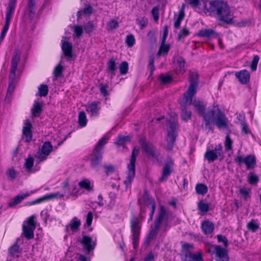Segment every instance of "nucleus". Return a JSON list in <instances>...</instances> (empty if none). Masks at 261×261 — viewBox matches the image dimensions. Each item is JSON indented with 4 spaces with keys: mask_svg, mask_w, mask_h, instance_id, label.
<instances>
[{
    "mask_svg": "<svg viewBox=\"0 0 261 261\" xmlns=\"http://www.w3.org/2000/svg\"><path fill=\"white\" fill-rule=\"evenodd\" d=\"M192 104L194 107L195 111L202 116L203 119L205 122L204 128L205 129L210 131L212 129L211 123L215 122L216 125L219 129L228 128V119L225 115L219 108H214L211 110H208L205 113L206 105L202 101H195L192 102Z\"/></svg>",
    "mask_w": 261,
    "mask_h": 261,
    "instance_id": "f257e3e1",
    "label": "nucleus"
},
{
    "mask_svg": "<svg viewBox=\"0 0 261 261\" xmlns=\"http://www.w3.org/2000/svg\"><path fill=\"white\" fill-rule=\"evenodd\" d=\"M203 11L209 15H216L218 19L227 24L232 22L229 7L226 3L220 1L203 2Z\"/></svg>",
    "mask_w": 261,
    "mask_h": 261,
    "instance_id": "f03ea898",
    "label": "nucleus"
},
{
    "mask_svg": "<svg viewBox=\"0 0 261 261\" xmlns=\"http://www.w3.org/2000/svg\"><path fill=\"white\" fill-rule=\"evenodd\" d=\"M172 216V213L163 205L160 206L158 215L155 218L154 226L151 227L149 233L146 236L144 242V245L147 246L150 242L156 236L158 230L162 224V229L166 231L170 228L169 222Z\"/></svg>",
    "mask_w": 261,
    "mask_h": 261,
    "instance_id": "7ed1b4c3",
    "label": "nucleus"
},
{
    "mask_svg": "<svg viewBox=\"0 0 261 261\" xmlns=\"http://www.w3.org/2000/svg\"><path fill=\"white\" fill-rule=\"evenodd\" d=\"M109 138L103 137L96 144L91 154V165L93 168H96L100 164L102 158V149L107 144Z\"/></svg>",
    "mask_w": 261,
    "mask_h": 261,
    "instance_id": "20e7f679",
    "label": "nucleus"
},
{
    "mask_svg": "<svg viewBox=\"0 0 261 261\" xmlns=\"http://www.w3.org/2000/svg\"><path fill=\"white\" fill-rule=\"evenodd\" d=\"M130 228L132 233V244L135 249L139 246L141 228V221L138 217L132 215L130 219Z\"/></svg>",
    "mask_w": 261,
    "mask_h": 261,
    "instance_id": "39448f33",
    "label": "nucleus"
},
{
    "mask_svg": "<svg viewBox=\"0 0 261 261\" xmlns=\"http://www.w3.org/2000/svg\"><path fill=\"white\" fill-rule=\"evenodd\" d=\"M139 153V148L135 147L132 152L129 160V163L127 165V176L124 181V184L127 188L130 185L135 176V163L136 158Z\"/></svg>",
    "mask_w": 261,
    "mask_h": 261,
    "instance_id": "423d86ee",
    "label": "nucleus"
},
{
    "mask_svg": "<svg viewBox=\"0 0 261 261\" xmlns=\"http://www.w3.org/2000/svg\"><path fill=\"white\" fill-rule=\"evenodd\" d=\"M170 124L169 127L168 128V134L167 142L168 143L167 146V149L168 150H171L174 145L175 140L176 139L177 133L176 132V129L178 126V124L175 121H169Z\"/></svg>",
    "mask_w": 261,
    "mask_h": 261,
    "instance_id": "0eeeda50",
    "label": "nucleus"
},
{
    "mask_svg": "<svg viewBox=\"0 0 261 261\" xmlns=\"http://www.w3.org/2000/svg\"><path fill=\"white\" fill-rule=\"evenodd\" d=\"M53 150V146L51 143L49 141L45 142L41 146L40 150L35 155L36 162L40 163L45 161Z\"/></svg>",
    "mask_w": 261,
    "mask_h": 261,
    "instance_id": "6e6552de",
    "label": "nucleus"
},
{
    "mask_svg": "<svg viewBox=\"0 0 261 261\" xmlns=\"http://www.w3.org/2000/svg\"><path fill=\"white\" fill-rule=\"evenodd\" d=\"M198 74L196 71H191L189 73L190 86L187 91L184 94V95L188 96L190 100V97L194 96L198 85Z\"/></svg>",
    "mask_w": 261,
    "mask_h": 261,
    "instance_id": "1a4fd4ad",
    "label": "nucleus"
},
{
    "mask_svg": "<svg viewBox=\"0 0 261 261\" xmlns=\"http://www.w3.org/2000/svg\"><path fill=\"white\" fill-rule=\"evenodd\" d=\"M190 97L188 96L183 95L182 98L180 100L179 103L181 108V118L185 121H187L191 118L192 113L190 111H188L186 107L192 104L193 97Z\"/></svg>",
    "mask_w": 261,
    "mask_h": 261,
    "instance_id": "9d476101",
    "label": "nucleus"
},
{
    "mask_svg": "<svg viewBox=\"0 0 261 261\" xmlns=\"http://www.w3.org/2000/svg\"><path fill=\"white\" fill-rule=\"evenodd\" d=\"M139 143L144 152L149 157L157 159L159 152L156 150L155 147L150 143L147 142L145 139L140 138Z\"/></svg>",
    "mask_w": 261,
    "mask_h": 261,
    "instance_id": "9b49d317",
    "label": "nucleus"
},
{
    "mask_svg": "<svg viewBox=\"0 0 261 261\" xmlns=\"http://www.w3.org/2000/svg\"><path fill=\"white\" fill-rule=\"evenodd\" d=\"M235 163L239 166L245 164L247 169H253L256 165V159L254 155L249 154L243 158L242 155H237L234 159Z\"/></svg>",
    "mask_w": 261,
    "mask_h": 261,
    "instance_id": "f8f14e48",
    "label": "nucleus"
},
{
    "mask_svg": "<svg viewBox=\"0 0 261 261\" xmlns=\"http://www.w3.org/2000/svg\"><path fill=\"white\" fill-rule=\"evenodd\" d=\"M222 155V146L218 144L215 147L214 149H207L204 154V158L209 163H212Z\"/></svg>",
    "mask_w": 261,
    "mask_h": 261,
    "instance_id": "ddd939ff",
    "label": "nucleus"
},
{
    "mask_svg": "<svg viewBox=\"0 0 261 261\" xmlns=\"http://www.w3.org/2000/svg\"><path fill=\"white\" fill-rule=\"evenodd\" d=\"M173 161L171 158H168L167 160L165 162L163 167L161 176L159 178V181L162 182L165 181L168 179L173 171Z\"/></svg>",
    "mask_w": 261,
    "mask_h": 261,
    "instance_id": "4468645a",
    "label": "nucleus"
},
{
    "mask_svg": "<svg viewBox=\"0 0 261 261\" xmlns=\"http://www.w3.org/2000/svg\"><path fill=\"white\" fill-rule=\"evenodd\" d=\"M79 242L82 244L84 251L88 253L94 249L96 244L95 242L93 241L91 237L87 235H83L79 240Z\"/></svg>",
    "mask_w": 261,
    "mask_h": 261,
    "instance_id": "2eb2a0df",
    "label": "nucleus"
},
{
    "mask_svg": "<svg viewBox=\"0 0 261 261\" xmlns=\"http://www.w3.org/2000/svg\"><path fill=\"white\" fill-rule=\"evenodd\" d=\"M215 259L217 261H229L226 249L220 245L215 246Z\"/></svg>",
    "mask_w": 261,
    "mask_h": 261,
    "instance_id": "dca6fc26",
    "label": "nucleus"
},
{
    "mask_svg": "<svg viewBox=\"0 0 261 261\" xmlns=\"http://www.w3.org/2000/svg\"><path fill=\"white\" fill-rule=\"evenodd\" d=\"M32 193H33V191H31V193H29L28 192H20L18 195L15 196L12 201L8 203V206L9 207H14L16 205L20 203L22 200L27 198Z\"/></svg>",
    "mask_w": 261,
    "mask_h": 261,
    "instance_id": "f3484780",
    "label": "nucleus"
},
{
    "mask_svg": "<svg viewBox=\"0 0 261 261\" xmlns=\"http://www.w3.org/2000/svg\"><path fill=\"white\" fill-rule=\"evenodd\" d=\"M20 60V56L18 53H15L12 59L10 74L9 78L12 80L15 79V72L17 69V64Z\"/></svg>",
    "mask_w": 261,
    "mask_h": 261,
    "instance_id": "a211bd4d",
    "label": "nucleus"
},
{
    "mask_svg": "<svg viewBox=\"0 0 261 261\" xmlns=\"http://www.w3.org/2000/svg\"><path fill=\"white\" fill-rule=\"evenodd\" d=\"M235 76L242 84H246L249 82L250 74L246 70H242L235 73Z\"/></svg>",
    "mask_w": 261,
    "mask_h": 261,
    "instance_id": "6ab92c4d",
    "label": "nucleus"
},
{
    "mask_svg": "<svg viewBox=\"0 0 261 261\" xmlns=\"http://www.w3.org/2000/svg\"><path fill=\"white\" fill-rule=\"evenodd\" d=\"M32 124L29 120L25 121V125L23 127L22 133L25 137L26 142H29L32 138V133L31 131Z\"/></svg>",
    "mask_w": 261,
    "mask_h": 261,
    "instance_id": "aec40b11",
    "label": "nucleus"
},
{
    "mask_svg": "<svg viewBox=\"0 0 261 261\" xmlns=\"http://www.w3.org/2000/svg\"><path fill=\"white\" fill-rule=\"evenodd\" d=\"M98 102H93L88 104L86 111L91 114V116H98L100 108L98 106Z\"/></svg>",
    "mask_w": 261,
    "mask_h": 261,
    "instance_id": "412c9836",
    "label": "nucleus"
},
{
    "mask_svg": "<svg viewBox=\"0 0 261 261\" xmlns=\"http://www.w3.org/2000/svg\"><path fill=\"white\" fill-rule=\"evenodd\" d=\"M214 228V223L208 220L203 221L201 225V228L205 234L211 233L213 231Z\"/></svg>",
    "mask_w": 261,
    "mask_h": 261,
    "instance_id": "4be33fe9",
    "label": "nucleus"
},
{
    "mask_svg": "<svg viewBox=\"0 0 261 261\" xmlns=\"http://www.w3.org/2000/svg\"><path fill=\"white\" fill-rule=\"evenodd\" d=\"M20 241L19 238H17L16 242L12 245L9 249L10 254L15 257H19V254L22 252V249L18 245V242Z\"/></svg>",
    "mask_w": 261,
    "mask_h": 261,
    "instance_id": "5701e85b",
    "label": "nucleus"
},
{
    "mask_svg": "<svg viewBox=\"0 0 261 261\" xmlns=\"http://www.w3.org/2000/svg\"><path fill=\"white\" fill-rule=\"evenodd\" d=\"M184 261H204L202 258V254L200 252H197L196 253H193L188 252L186 256H185Z\"/></svg>",
    "mask_w": 261,
    "mask_h": 261,
    "instance_id": "b1692460",
    "label": "nucleus"
},
{
    "mask_svg": "<svg viewBox=\"0 0 261 261\" xmlns=\"http://www.w3.org/2000/svg\"><path fill=\"white\" fill-rule=\"evenodd\" d=\"M198 36L201 37L215 38L217 34L212 29H202L199 31Z\"/></svg>",
    "mask_w": 261,
    "mask_h": 261,
    "instance_id": "393cba45",
    "label": "nucleus"
},
{
    "mask_svg": "<svg viewBox=\"0 0 261 261\" xmlns=\"http://www.w3.org/2000/svg\"><path fill=\"white\" fill-rule=\"evenodd\" d=\"M62 49L65 57H72V45L68 42L65 41L62 43Z\"/></svg>",
    "mask_w": 261,
    "mask_h": 261,
    "instance_id": "a878e982",
    "label": "nucleus"
},
{
    "mask_svg": "<svg viewBox=\"0 0 261 261\" xmlns=\"http://www.w3.org/2000/svg\"><path fill=\"white\" fill-rule=\"evenodd\" d=\"M42 111V106L38 101H35L33 107L31 109V112L33 117H38Z\"/></svg>",
    "mask_w": 261,
    "mask_h": 261,
    "instance_id": "bb28decb",
    "label": "nucleus"
},
{
    "mask_svg": "<svg viewBox=\"0 0 261 261\" xmlns=\"http://www.w3.org/2000/svg\"><path fill=\"white\" fill-rule=\"evenodd\" d=\"M35 229V228L25 226L24 224H23L22 225V233L24 236L28 240L32 239L34 238V231Z\"/></svg>",
    "mask_w": 261,
    "mask_h": 261,
    "instance_id": "cd10ccee",
    "label": "nucleus"
},
{
    "mask_svg": "<svg viewBox=\"0 0 261 261\" xmlns=\"http://www.w3.org/2000/svg\"><path fill=\"white\" fill-rule=\"evenodd\" d=\"M81 224V222L77 217H74L69 223V226L72 231H77Z\"/></svg>",
    "mask_w": 261,
    "mask_h": 261,
    "instance_id": "c85d7f7f",
    "label": "nucleus"
},
{
    "mask_svg": "<svg viewBox=\"0 0 261 261\" xmlns=\"http://www.w3.org/2000/svg\"><path fill=\"white\" fill-rule=\"evenodd\" d=\"M79 186L82 189H86L88 191H91L93 190V186H91L90 181L87 179L81 180L79 183Z\"/></svg>",
    "mask_w": 261,
    "mask_h": 261,
    "instance_id": "c756f323",
    "label": "nucleus"
},
{
    "mask_svg": "<svg viewBox=\"0 0 261 261\" xmlns=\"http://www.w3.org/2000/svg\"><path fill=\"white\" fill-rule=\"evenodd\" d=\"M196 193L200 195L205 194L208 191L207 186L203 184H198L195 187Z\"/></svg>",
    "mask_w": 261,
    "mask_h": 261,
    "instance_id": "7c9ffc66",
    "label": "nucleus"
},
{
    "mask_svg": "<svg viewBox=\"0 0 261 261\" xmlns=\"http://www.w3.org/2000/svg\"><path fill=\"white\" fill-rule=\"evenodd\" d=\"M255 222V220L252 219L248 222L246 225L248 229L252 232H256L259 227V224L256 223Z\"/></svg>",
    "mask_w": 261,
    "mask_h": 261,
    "instance_id": "2f4dec72",
    "label": "nucleus"
},
{
    "mask_svg": "<svg viewBox=\"0 0 261 261\" xmlns=\"http://www.w3.org/2000/svg\"><path fill=\"white\" fill-rule=\"evenodd\" d=\"M78 122L79 125L81 127H84L86 125L87 122V119L86 115L84 111H81L79 112L78 117Z\"/></svg>",
    "mask_w": 261,
    "mask_h": 261,
    "instance_id": "473e14b6",
    "label": "nucleus"
},
{
    "mask_svg": "<svg viewBox=\"0 0 261 261\" xmlns=\"http://www.w3.org/2000/svg\"><path fill=\"white\" fill-rule=\"evenodd\" d=\"M247 180L248 182L252 185H256L259 181L258 176L253 172H250L247 176Z\"/></svg>",
    "mask_w": 261,
    "mask_h": 261,
    "instance_id": "72a5a7b5",
    "label": "nucleus"
},
{
    "mask_svg": "<svg viewBox=\"0 0 261 261\" xmlns=\"http://www.w3.org/2000/svg\"><path fill=\"white\" fill-rule=\"evenodd\" d=\"M107 68L110 73L114 75L116 69V62L114 58L110 59L107 63Z\"/></svg>",
    "mask_w": 261,
    "mask_h": 261,
    "instance_id": "f704fd0d",
    "label": "nucleus"
},
{
    "mask_svg": "<svg viewBox=\"0 0 261 261\" xmlns=\"http://www.w3.org/2000/svg\"><path fill=\"white\" fill-rule=\"evenodd\" d=\"M96 27V24L92 21H89L84 25V30L86 33L90 34L95 29Z\"/></svg>",
    "mask_w": 261,
    "mask_h": 261,
    "instance_id": "c9c22d12",
    "label": "nucleus"
},
{
    "mask_svg": "<svg viewBox=\"0 0 261 261\" xmlns=\"http://www.w3.org/2000/svg\"><path fill=\"white\" fill-rule=\"evenodd\" d=\"M16 0H10L7 8L6 15L12 16L16 6Z\"/></svg>",
    "mask_w": 261,
    "mask_h": 261,
    "instance_id": "e433bc0d",
    "label": "nucleus"
},
{
    "mask_svg": "<svg viewBox=\"0 0 261 261\" xmlns=\"http://www.w3.org/2000/svg\"><path fill=\"white\" fill-rule=\"evenodd\" d=\"M48 87L46 85L42 84L38 87V95L40 97L46 96L48 94Z\"/></svg>",
    "mask_w": 261,
    "mask_h": 261,
    "instance_id": "4c0bfd02",
    "label": "nucleus"
},
{
    "mask_svg": "<svg viewBox=\"0 0 261 261\" xmlns=\"http://www.w3.org/2000/svg\"><path fill=\"white\" fill-rule=\"evenodd\" d=\"M182 252L184 256H186L188 252L192 253L191 250L194 248V246L192 244L184 243L182 244Z\"/></svg>",
    "mask_w": 261,
    "mask_h": 261,
    "instance_id": "58836bf2",
    "label": "nucleus"
},
{
    "mask_svg": "<svg viewBox=\"0 0 261 261\" xmlns=\"http://www.w3.org/2000/svg\"><path fill=\"white\" fill-rule=\"evenodd\" d=\"M197 208L201 213H206L209 210V205L207 203H204L202 201H200L198 203Z\"/></svg>",
    "mask_w": 261,
    "mask_h": 261,
    "instance_id": "ea45409f",
    "label": "nucleus"
},
{
    "mask_svg": "<svg viewBox=\"0 0 261 261\" xmlns=\"http://www.w3.org/2000/svg\"><path fill=\"white\" fill-rule=\"evenodd\" d=\"M128 69V63L126 61L122 62L119 65L120 73L121 75H125L127 73Z\"/></svg>",
    "mask_w": 261,
    "mask_h": 261,
    "instance_id": "a19ab883",
    "label": "nucleus"
},
{
    "mask_svg": "<svg viewBox=\"0 0 261 261\" xmlns=\"http://www.w3.org/2000/svg\"><path fill=\"white\" fill-rule=\"evenodd\" d=\"M170 48L169 44H161L158 52V55L167 54Z\"/></svg>",
    "mask_w": 261,
    "mask_h": 261,
    "instance_id": "79ce46f5",
    "label": "nucleus"
},
{
    "mask_svg": "<svg viewBox=\"0 0 261 261\" xmlns=\"http://www.w3.org/2000/svg\"><path fill=\"white\" fill-rule=\"evenodd\" d=\"M63 71V67L61 64L57 65L54 68L53 73L56 78L60 77Z\"/></svg>",
    "mask_w": 261,
    "mask_h": 261,
    "instance_id": "37998d69",
    "label": "nucleus"
},
{
    "mask_svg": "<svg viewBox=\"0 0 261 261\" xmlns=\"http://www.w3.org/2000/svg\"><path fill=\"white\" fill-rule=\"evenodd\" d=\"M135 42V39L133 34H129L126 36L125 43L128 47H132Z\"/></svg>",
    "mask_w": 261,
    "mask_h": 261,
    "instance_id": "c03bdc74",
    "label": "nucleus"
},
{
    "mask_svg": "<svg viewBox=\"0 0 261 261\" xmlns=\"http://www.w3.org/2000/svg\"><path fill=\"white\" fill-rule=\"evenodd\" d=\"M232 141L230 139L229 136L227 135L225 137V140L224 143L226 151H228L232 149Z\"/></svg>",
    "mask_w": 261,
    "mask_h": 261,
    "instance_id": "a18cd8bd",
    "label": "nucleus"
},
{
    "mask_svg": "<svg viewBox=\"0 0 261 261\" xmlns=\"http://www.w3.org/2000/svg\"><path fill=\"white\" fill-rule=\"evenodd\" d=\"M177 64L180 68V72L183 73L185 71V60L179 57L177 59Z\"/></svg>",
    "mask_w": 261,
    "mask_h": 261,
    "instance_id": "49530a36",
    "label": "nucleus"
},
{
    "mask_svg": "<svg viewBox=\"0 0 261 261\" xmlns=\"http://www.w3.org/2000/svg\"><path fill=\"white\" fill-rule=\"evenodd\" d=\"M48 200H49V198L48 197V195L47 194L42 197L39 198L36 200H34L33 201H32L29 202L28 204L29 205H33V204H35L40 203H41L45 201Z\"/></svg>",
    "mask_w": 261,
    "mask_h": 261,
    "instance_id": "de8ad7c7",
    "label": "nucleus"
},
{
    "mask_svg": "<svg viewBox=\"0 0 261 261\" xmlns=\"http://www.w3.org/2000/svg\"><path fill=\"white\" fill-rule=\"evenodd\" d=\"M34 218L35 216L34 215L30 216L27 219V225H25V226L36 228V222L34 221Z\"/></svg>",
    "mask_w": 261,
    "mask_h": 261,
    "instance_id": "09e8293b",
    "label": "nucleus"
},
{
    "mask_svg": "<svg viewBox=\"0 0 261 261\" xmlns=\"http://www.w3.org/2000/svg\"><path fill=\"white\" fill-rule=\"evenodd\" d=\"M259 59V57L258 55H255L253 57V60L250 64V68L252 71L256 70Z\"/></svg>",
    "mask_w": 261,
    "mask_h": 261,
    "instance_id": "8fccbe9b",
    "label": "nucleus"
},
{
    "mask_svg": "<svg viewBox=\"0 0 261 261\" xmlns=\"http://www.w3.org/2000/svg\"><path fill=\"white\" fill-rule=\"evenodd\" d=\"M259 59V57L258 55H255L253 57V60L250 64V68L252 71L256 70Z\"/></svg>",
    "mask_w": 261,
    "mask_h": 261,
    "instance_id": "3c124183",
    "label": "nucleus"
},
{
    "mask_svg": "<svg viewBox=\"0 0 261 261\" xmlns=\"http://www.w3.org/2000/svg\"><path fill=\"white\" fill-rule=\"evenodd\" d=\"M190 34L189 30L186 28H184L178 35L177 39L180 40L182 38L186 37Z\"/></svg>",
    "mask_w": 261,
    "mask_h": 261,
    "instance_id": "603ef678",
    "label": "nucleus"
},
{
    "mask_svg": "<svg viewBox=\"0 0 261 261\" xmlns=\"http://www.w3.org/2000/svg\"><path fill=\"white\" fill-rule=\"evenodd\" d=\"M34 164V159L33 158L30 157L28 158L25 160V162L24 163V167L28 170H30Z\"/></svg>",
    "mask_w": 261,
    "mask_h": 261,
    "instance_id": "864d4df0",
    "label": "nucleus"
},
{
    "mask_svg": "<svg viewBox=\"0 0 261 261\" xmlns=\"http://www.w3.org/2000/svg\"><path fill=\"white\" fill-rule=\"evenodd\" d=\"M218 241L219 243H223L224 247L226 248L228 246V240L225 236L221 234H218L216 236Z\"/></svg>",
    "mask_w": 261,
    "mask_h": 261,
    "instance_id": "5fc2aeb1",
    "label": "nucleus"
},
{
    "mask_svg": "<svg viewBox=\"0 0 261 261\" xmlns=\"http://www.w3.org/2000/svg\"><path fill=\"white\" fill-rule=\"evenodd\" d=\"M74 33L76 37H80L81 36L83 33L82 27L78 25H75L74 27Z\"/></svg>",
    "mask_w": 261,
    "mask_h": 261,
    "instance_id": "6e6d98bb",
    "label": "nucleus"
},
{
    "mask_svg": "<svg viewBox=\"0 0 261 261\" xmlns=\"http://www.w3.org/2000/svg\"><path fill=\"white\" fill-rule=\"evenodd\" d=\"M7 175L10 180H13L16 177V171L14 169L10 168L7 171Z\"/></svg>",
    "mask_w": 261,
    "mask_h": 261,
    "instance_id": "4d7b16f0",
    "label": "nucleus"
},
{
    "mask_svg": "<svg viewBox=\"0 0 261 261\" xmlns=\"http://www.w3.org/2000/svg\"><path fill=\"white\" fill-rule=\"evenodd\" d=\"M160 80L162 83L166 84L170 83L172 80V77L169 75H161L160 76Z\"/></svg>",
    "mask_w": 261,
    "mask_h": 261,
    "instance_id": "13d9d810",
    "label": "nucleus"
},
{
    "mask_svg": "<svg viewBox=\"0 0 261 261\" xmlns=\"http://www.w3.org/2000/svg\"><path fill=\"white\" fill-rule=\"evenodd\" d=\"M129 141V138L128 136H122L119 137L116 142V144L119 146L123 145L126 141Z\"/></svg>",
    "mask_w": 261,
    "mask_h": 261,
    "instance_id": "bf43d9fd",
    "label": "nucleus"
},
{
    "mask_svg": "<svg viewBox=\"0 0 261 261\" xmlns=\"http://www.w3.org/2000/svg\"><path fill=\"white\" fill-rule=\"evenodd\" d=\"M239 192L241 195V197L245 200H247L249 197V192L245 188H241L239 190Z\"/></svg>",
    "mask_w": 261,
    "mask_h": 261,
    "instance_id": "052dcab7",
    "label": "nucleus"
},
{
    "mask_svg": "<svg viewBox=\"0 0 261 261\" xmlns=\"http://www.w3.org/2000/svg\"><path fill=\"white\" fill-rule=\"evenodd\" d=\"M118 25L119 23L118 21L114 19L111 20L108 24V29L109 30L115 29L118 27Z\"/></svg>",
    "mask_w": 261,
    "mask_h": 261,
    "instance_id": "680f3d73",
    "label": "nucleus"
},
{
    "mask_svg": "<svg viewBox=\"0 0 261 261\" xmlns=\"http://www.w3.org/2000/svg\"><path fill=\"white\" fill-rule=\"evenodd\" d=\"M108 85H105L103 84H101L99 86V90L101 94L104 96H106L108 95V92L107 91Z\"/></svg>",
    "mask_w": 261,
    "mask_h": 261,
    "instance_id": "e2e57ef3",
    "label": "nucleus"
},
{
    "mask_svg": "<svg viewBox=\"0 0 261 261\" xmlns=\"http://www.w3.org/2000/svg\"><path fill=\"white\" fill-rule=\"evenodd\" d=\"M93 220V214L91 212H89L86 216V224L87 226H90L91 225Z\"/></svg>",
    "mask_w": 261,
    "mask_h": 261,
    "instance_id": "0e129e2a",
    "label": "nucleus"
},
{
    "mask_svg": "<svg viewBox=\"0 0 261 261\" xmlns=\"http://www.w3.org/2000/svg\"><path fill=\"white\" fill-rule=\"evenodd\" d=\"M159 9L157 7H153L151 10L152 14L153 16L154 19L155 20H158L159 19Z\"/></svg>",
    "mask_w": 261,
    "mask_h": 261,
    "instance_id": "69168bd1",
    "label": "nucleus"
},
{
    "mask_svg": "<svg viewBox=\"0 0 261 261\" xmlns=\"http://www.w3.org/2000/svg\"><path fill=\"white\" fill-rule=\"evenodd\" d=\"M148 37H149V40L150 44L152 45L154 44L156 41V38L154 33L150 31L148 34Z\"/></svg>",
    "mask_w": 261,
    "mask_h": 261,
    "instance_id": "338daca9",
    "label": "nucleus"
},
{
    "mask_svg": "<svg viewBox=\"0 0 261 261\" xmlns=\"http://www.w3.org/2000/svg\"><path fill=\"white\" fill-rule=\"evenodd\" d=\"M154 254L152 252H150L144 258L143 261H154Z\"/></svg>",
    "mask_w": 261,
    "mask_h": 261,
    "instance_id": "774afa93",
    "label": "nucleus"
}]
</instances>
